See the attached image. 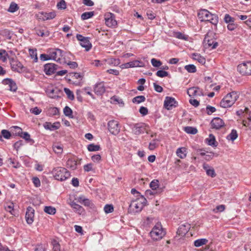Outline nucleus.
I'll return each mask as SVG.
<instances>
[{
  "instance_id": "obj_1",
  "label": "nucleus",
  "mask_w": 251,
  "mask_h": 251,
  "mask_svg": "<svg viewBox=\"0 0 251 251\" xmlns=\"http://www.w3.org/2000/svg\"><path fill=\"white\" fill-rule=\"evenodd\" d=\"M198 16L201 21H208L216 26L218 23V17L216 14H213L206 9L199 11Z\"/></svg>"
},
{
  "instance_id": "obj_2",
  "label": "nucleus",
  "mask_w": 251,
  "mask_h": 251,
  "mask_svg": "<svg viewBox=\"0 0 251 251\" xmlns=\"http://www.w3.org/2000/svg\"><path fill=\"white\" fill-rule=\"evenodd\" d=\"M147 200L143 196L132 201L129 205V210L134 213H138L143 209L147 202Z\"/></svg>"
},
{
  "instance_id": "obj_3",
  "label": "nucleus",
  "mask_w": 251,
  "mask_h": 251,
  "mask_svg": "<svg viewBox=\"0 0 251 251\" xmlns=\"http://www.w3.org/2000/svg\"><path fill=\"white\" fill-rule=\"evenodd\" d=\"M238 98L237 93L233 91L227 94L221 100L220 105L223 108H228L231 106Z\"/></svg>"
},
{
  "instance_id": "obj_4",
  "label": "nucleus",
  "mask_w": 251,
  "mask_h": 251,
  "mask_svg": "<svg viewBox=\"0 0 251 251\" xmlns=\"http://www.w3.org/2000/svg\"><path fill=\"white\" fill-rule=\"evenodd\" d=\"M52 173L54 178L58 180L63 181L69 178L70 173L66 169L62 167H56L53 169Z\"/></svg>"
},
{
  "instance_id": "obj_5",
  "label": "nucleus",
  "mask_w": 251,
  "mask_h": 251,
  "mask_svg": "<svg viewBox=\"0 0 251 251\" xmlns=\"http://www.w3.org/2000/svg\"><path fill=\"white\" fill-rule=\"evenodd\" d=\"M166 234L160 224L157 223L150 232L151 238L154 241L161 239Z\"/></svg>"
},
{
  "instance_id": "obj_6",
  "label": "nucleus",
  "mask_w": 251,
  "mask_h": 251,
  "mask_svg": "<svg viewBox=\"0 0 251 251\" xmlns=\"http://www.w3.org/2000/svg\"><path fill=\"white\" fill-rule=\"evenodd\" d=\"M213 35L212 32H208L205 35L203 42L206 48L214 49L218 46V43L216 39L212 38Z\"/></svg>"
},
{
  "instance_id": "obj_7",
  "label": "nucleus",
  "mask_w": 251,
  "mask_h": 251,
  "mask_svg": "<svg viewBox=\"0 0 251 251\" xmlns=\"http://www.w3.org/2000/svg\"><path fill=\"white\" fill-rule=\"evenodd\" d=\"M9 60L11 69L13 71L17 72L19 73L26 72L27 69L16 58H9Z\"/></svg>"
},
{
  "instance_id": "obj_8",
  "label": "nucleus",
  "mask_w": 251,
  "mask_h": 251,
  "mask_svg": "<svg viewBox=\"0 0 251 251\" xmlns=\"http://www.w3.org/2000/svg\"><path fill=\"white\" fill-rule=\"evenodd\" d=\"M237 70L243 75H251V62L249 61L239 64L237 66Z\"/></svg>"
},
{
  "instance_id": "obj_9",
  "label": "nucleus",
  "mask_w": 251,
  "mask_h": 251,
  "mask_svg": "<svg viewBox=\"0 0 251 251\" xmlns=\"http://www.w3.org/2000/svg\"><path fill=\"white\" fill-rule=\"evenodd\" d=\"M50 58L52 60H55L60 63H62V57L63 56V51L59 49H53L50 50Z\"/></svg>"
},
{
  "instance_id": "obj_10",
  "label": "nucleus",
  "mask_w": 251,
  "mask_h": 251,
  "mask_svg": "<svg viewBox=\"0 0 251 251\" xmlns=\"http://www.w3.org/2000/svg\"><path fill=\"white\" fill-rule=\"evenodd\" d=\"M108 129L109 132L115 135H117L120 131V127L117 121L111 120L108 123Z\"/></svg>"
},
{
  "instance_id": "obj_11",
  "label": "nucleus",
  "mask_w": 251,
  "mask_h": 251,
  "mask_svg": "<svg viewBox=\"0 0 251 251\" xmlns=\"http://www.w3.org/2000/svg\"><path fill=\"white\" fill-rule=\"evenodd\" d=\"M76 37L80 41V45L84 48L86 51H88L91 48L92 45L88 37H85L80 34H77Z\"/></svg>"
},
{
  "instance_id": "obj_12",
  "label": "nucleus",
  "mask_w": 251,
  "mask_h": 251,
  "mask_svg": "<svg viewBox=\"0 0 251 251\" xmlns=\"http://www.w3.org/2000/svg\"><path fill=\"white\" fill-rule=\"evenodd\" d=\"M105 21L106 25L109 27H115L117 24L114 15L111 13L105 15Z\"/></svg>"
},
{
  "instance_id": "obj_13",
  "label": "nucleus",
  "mask_w": 251,
  "mask_h": 251,
  "mask_svg": "<svg viewBox=\"0 0 251 251\" xmlns=\"http://www.w3.org/2000/svg\"><path fill=\"white\" fill-rule=\"evenodd\" d=\"M210 124L212 128L216 129H219L225 126L224 122L219 117L213 118Z\"/></svg>"
},
{
  "instance_id": "obj_14",
  "label": "nucleus",
  "mask_w": 251,
  "mask_h": 251,
  "mask_svg": "<svg viewBox=\"0 0 251 251\" xmlns=\"http://www.w3.org/2000/svg\"><path fill=\"white\" fill-rule=\"evenodd\" d=\"M177 104V103L174 98L166 97L164 100V106L167 109L170 110L173 107H176Z\"/></svg>"
},
{
  "instance_id": "obj_15",
  "label": "nucleus",
  "mask_w": 251,
  "mask_h": 251,
  "mask_svg": "<svg viewBox=\"0 0 251 251\" xmlns=\"http://www.w3.org/2000/svg\"><path fill=\"white\" fill-rule=\"evenodd\" d=\"M57 65L53 63H48L44 65V72L47 75L54 74L57 70Z\"/></svg>"
},
{
  "instance_id": "obj_16",
  "label": "nucleus",
  "mask_w": 251,
  "mask_h": 251,
  "mask_svg": "<svg viewBox=\"0 0 251 251\" xmlns=\"http://www.w3.org/2000/svg\"><path fill=\"white\" fill-rule=\"evenodd\" d=\"M34 210L31 207H28L25 214V219L28 224H31L34 220Z\"/></svg>"
},
{
  "instance_id": "obj_17",
  "label": "nucleus",
  "mask_w": 251,
  "mask_h": 251,
  "mask_svg": "<svg viewBox=\"0 0 251 251\" xmlns=\"http://www.w3.org/2000/svg\"><path fill=\"white\" fill-rule=\"evenodd\" d=\"M132 132L136 134L139 135L142 133L144 132L145 129L144 124L143 123H138L134 124L131 128Z\"/></svg>"
},
{
  "instance_id": "obj_18",
  "label": "nucleus",
  "mask_w": 251,
  "mask_h": 251,
  "mask_svg": "<svg viewBox=\"0 0 251 251\" xmlns=\"http://www.w3.org/2000/svg\"><path fill=\"white\" fill-rule=\"evenodd\" d=\"M94 90L97 95H102L105 91L103 82H100L95 84Z\"/></svg>"
},
{
  "instance_id": "obj_19",
  "label": "nucleus",
  "mask_w": 251,
  "mask_h": 251,
  "mask_svg": "<svg viewBox=\"0 0 251 251\" xmlns=\"http://www.w3.org/2000/svg\"><path fill=\"white\" fill-rule=\"evenodd\" d=\"M70 205L73 209L74 211L79 215H84L85 213V210L84 208L79 204H77L74 201H71L69 203Z\"/></svg>"
},
{
  "instance_id": "obj_20",
  "label": "nucleus",
  "mask_w": 251,
  "mask_h": 251,
  "mask_svg": "<svg viewBox=\"0 0 251 251\" xmlns=\"http://www.w3.org/2000/svg\"><path fill=\"white\" fill-rule=\"evenodd\" d=\"M55 16L56 13L54 11L49 13L41 12L40 14L39 19L43 21H46L53 19L55 17Z\"/></svg>"
},
{
  "instance_id": "obj_21",
  "label": "nucleus",
  "mask_w": 251,
  "mask_h": 251,
  "mask_svg": "<svg viewBox=\"0 0 251 251\" xmlns=\"http://www.w3.org/2000/svg\"><path fill=\"white\" fill-rule=\"evenodd\" d=\"M203 169L205 171L206 174L208 176H210L212 177L216 176V174L215 173L214 169L208 164L206 163H203L202 165Z\"/></svg>"
},
{
  "instance_id": "obj_22",
  "label": "nucleus",
  "mask_w": 251,
  "mask_h": 251,
  "mask_svg": "<svg viewBox=\"0 0 251 251\" xmlns=\"http://www.w3.org/2000/svg\"><path fill=\"white\" fill-rule=\"evenodd\" d=\"M44 127L46 129L54 130L59 128L60 123L59 122H56L52 124L50 122H46L44 124Z\"/></svg>"
},
{
  "instance_id": "obj_23",
  "label": "nucleus",
  "mask_w": 251,
  "mask_h": 251,
  "mask_svg": "<svg viewBox=\"0 0 251 251\" xmlns=\"http://www.w3.org/2000/svg\"><path fill=\"white\" fill-rule=\"evenodd\" d=\"M189 228V225H181L177 229V234L183 236L188 232Z\"/></svg>"
},
{
  "instance_id": "obj_24",
  "label": "nucleus",
  "mask_w": 251,
  "mask_h": 251,
  "mask_svg": "<svg viewBox=\"0 0 251 251\" xmlns=\"http://www.w3.org/2000/svg\"><path fill=\"white\" fill-rule=\"evenodd\" d=\"M3 82L8 85L9 87V90L10 91H15L17 89V86L15 83L10 78H7L3 80Z\"/></svg>"
},
{
  "instance_id": "obj_25",
  "label": "nucleus",
  "mask_w": 251,
  "mask_h": 251,
  "mask_svg": "<svg viewBox=\"0 0 251 251\" xmlns=\"http://www.w3.org/2000/svg\"><path fill=\"white\" fill-rule=\"evenodd\" d=\"M66 166L68 168H70L73 170L76 169V161L72 158L69 159L66 162Z\"/></svg>"
},
{
  "instance_id": "obj_26",
  "label": "nucleus",
  "mask_w": 251,
  "mask_h": 251,
  "mask_svg": "<svg viewBox=\"0 0 251 251\" xmlns=\"http://www.w3.org/2000/svg\"><path fill=\"white\" fill-rule=\"evenodd\" d=\"M176 153L179 158L183 159L186 156V149L184 147L179 148L177 149Z\"/></svg>"
},
{
  "instance_id": "obj_27",
  "label": "nucleus",
  "mask_w": 251,
  "mask_h": 251,
  "mask_svg": "<svg viewBox=\"0 0 251 251\" xmlns=\"http://www.w3.org/2000/svg\"><path fill=\"white\" fill-rule=\"evenodd\" d=\"M238 133L235 129H232L229 134L226 136V139L234 141L238 137Z\"/></svg>"
},
{
  "instance_id": "obj_28",
  "label": "nucleus",
  "mask_w": 251,
  "mask_h": 251,
  "mask_svg": "<svg viewBox=\"0 0 251 251\" xmlns=\"http://www.w3.org/2000/svg\"><path fill=\"white\" fill-rule=\"evenodd\" d=\"M206 141L209 145L213 147H217V143L216 141L215 138L213 135L211 134H210L209 138L206 139Z\"/></svg>"
},
{
  "instance_id": "obj_29",
  "label": "nucleus",
  "mask_w": 251,
  "mask_h": 251,
  "mask_svg": "<svg viewBox=\"0 0 251 251\" xmlns=\"http://www.w3.org/2000/svg\"><path fill=\"white\" fill-rule=\"evenodd\" d=\"M192 58L193 59L197 60L201 63L203 64L205 62V58L201 56L200 54L196 53H193Z\"/></svg>"
},
{
  "instance_id": "obj_30",
  "label": "nucleus",
  "mask_w": 251,
  "mask_h": 251,
  "mask_svg": "<svg viewBox=\"0 0 251 251\" xmlns=\"http://www.w3.org/2000/svg\"><path fill=\"white\" fill-rule=\"evenodd\" d=\"M20 136L31 144H33L34 143V140L30 138V135L27 132H23Z\"/></svg>"
},
{
  "instance_id": "obj_31",
  "label": "nucleus",
  "mask_w": 251,
  "mask_h": 251,
  "mask_svg": "<svg viewBox=\"0 0 251 251\" xmlns=\"http://www.w3.org/2000/svg\"><path fill=\"white\" fill-rule=\"evenodd\" d=\"M11 131L12 132L13 134L15 135L21 136L23 133L22 129L17 126H14L11 127Z\"/></svg>"
},
{
  "instance_id": "obj_32",
  "label": "nucleus",
  "mask_w": 251,
  "mask_h": 251,
  "mask_svg": "<svg viewBox=\"0 0 251 251\" xmlns=\"http://www.w3.org/2000/svg\"><path fill=\"white\" fill-rule=\"evenodd\" d=\"M184 130L188 134H196L198 132L196 128L192 126H186L184 128Z\"/></svg>"
},
{
  "instance_id": "obj_33",
  "label": "nucleus",
  "mask_w": 251,
  "mask_h": 251,
  "mask_svg": "<svg viewBox=\"0 0 251 251\" xmlns=\"http://www.w3.org/2000/svg\"><path fill=\"white\" fill-rule=\"evenodd\" d=\"M94 15V11L85 12L82 14L81 16V19L85 20L92 17Z\"/></svg>"
},
{
  "instance_id": "obj_34",
  "label": "nucleus",
  "mask_w": 251,
  "mask_h": 251,
  "mask_svg": "<svg viewBox=\"0 0 251 251\" xmlns=\"http://www.w3.org/2000/svg\"><path fill=\"white\" fill-rule=\"evenodd\" d=\"M14 204L12 202L7 203L5 206V209L6 211L9 212L11 214L14 215V210L13 209Z\"/></svg>"
},
{
  "instance_id": "obj_35",
  "label": "nucleus",
  "mask_w": 251,
  "mask_h": 251,
  "mask_svg": "<svg viewBox=\"0 0 251 251\" xmlns=\"http://www.w3.org/2000/svg\"><path fill=\"white\" fill-rule=\"evenodd\" d=\"M87 149L89 151H100V145L91 144L88 146Z\"/></svg>"
},
{
  "instance_id": "obj_36",
  "label": "nucleus",
  "mask_w": 251,
  "mask_h": 251,
  "mask_svg": "<svg viewBox=\"0 0 251 251\" xmlns=\"http://www.w3.org/2000/svg\"><path fill=\"white\" fill-rule=\"evenodd\" d=\"M7 58L9 59L7 52L4 50H0V60L5 62Z\"/></svg>"
},
{
  "instance_id": "obj_37",
  "label": "nucleus",
  "mask_w": 251,
  "mask_h": 251,
  "mask_svg": "<svg viewBox=\"0 0 251 251\" xmlns=\"http://www.w3.org/2000/svg\"><path fill=\"white\" fill-rule=\"evenodd\" d=\"M243 124L244 126L251 128V111H249L247 119L243 121Z\"/></svg>"
},
{
  "instance_id": "obj_38",
  "label": "nucleus",
  "mask_w": 251,
  "mask_h": 251,
  "mask_svg": "<svg viewBox=\"0 0 251 251\" xmlns=\"http://www.w3.org/2000/svg\"><path fill=\"white\" fill-rule=\"evenodd\" d=\"M1 34L6 37L8 39H11L13 35L12 32L8 29H5L1 31Z\"/></svg>"
},
{
  "instance_id": "obj_39",
  "label": "nucleus",
  "mask_w": 251,
  "mask_h": 251,
  "mask_svg": "<svg viewBox=\"0 0 251 251\" xmlns=\"http://www.w3.org/2000/svg\"><path fill=\"white\" fill-rule=\"evenodd\" d=\"M174 37L183 40H187L188 36L180 32H176L174 33Z\"/></svg>"
},
{
  "instance_id": "obj_40",
  "label": "nucleus",
  "mask_w": 251,
  "mask_h": 251,
  "mask_svg": "<svg viewBox=\"0 0 251 251\" xmlns=\"http://www.w3.org/2000/svg\"><path fill=\"white\" fill-rule=\"evenodd\" d=\"M207 241L208 240L206 239H198L194 242V245L197 247H199L206 244Z\"/></svg>"
},
{
  "instance_id": "obj_41",
  "label": "nucleus",
  "mask_w": 251,
  "mask_h": 251,
  "mask_svg": "<svg viewBox=\"0 0 251 251\" xmlns=\"http://www.w3.org/2000/svg\"><path fill=\"white\" fill-rule=\"evenodd\" d=\"M44 211L49 214L54 215L56 213V209L52 206H45Z\"/></svg>"
},
{
  "instance_id": "obj_42",
  "label": "nucleus",
  "mask_w": 251,
  "mask_h": 251,
  "mask_svg": "<svg viewBox=\"0 0 251 251\" xmlns=\"http://www.w3.org/2000/svg\"><path fill=\"white\" fill-rule=\"evenodd\" d=\"M53 251H65L64 250H61L60 245L59 243L55 240L52 241Z\"/></svg>"
},
{
  "instance_id": "obj_43",
  "label": "nucleus",
  "mask_w": 251,
  "mask_h": 251,
  "mask_svg": "<svg viewBox=\"0 0 251 251\" xmlns=\"http://www.w3.org/2000/svg\"><path fill=\"white\" fill-rule=\"evenodd\" d=\"M146 98L144 96H138L132 99L133 103H140L145 101Z\"/></svg>"
},
{
  "instance_id": "obj_44",
  "label": "nucleus",
  "mask_w": 251,
  "mask_h": 251,
  "mask_svg": "<svg viewBox=\"0 0 251 251\" xmlns=\"http://www.w3.org/2000/svg\"><path fill=\"white\" fill-rule=\"evenodd\" d=\"M36 34L38 36H41V37L49 36L50 35V32L48 30H46V31H45L43 29H37L36 30Z\"/></svg>"
},
{
  "instance_id": "obj_45",
  "label": "nucleus",
  "mask_w": 251,
  "mask_h": 251,
  "mask_svg": "<svg viewBox=\"0 0 251 251\" xmlns=\"http://www.w3.org/2000/svg\"><path fill=\"white\" fill-rule=\"evenodd\" d=\"M198 87H191L188 89L187 94L190 97H192L196 95L198 92Z\"/></svg>"
},
{
  "instance_id": "obj_46",
  "label": "nucleus",
  "mask_w": 251,
  "mask_h": 251,
  "mask_svg": "<svg viewBox=\"0 0 251 251\" xmlns=\"http://www.w3.org/2000/svg\"><path fill=\"white\" fill-rule=\"evenodd\" d=\"M29 52L31 57L33 59L35 62L38 60L37 54L36 50L29 49Z\"/></svg>"
},
{
  "instance_id": "obj_47",
  "label": "nucleus",
  "mask_w": 251,
  "mask_h": 251,
  "mask_svg": "<svg viewBox=\"0 0 251 251\" xmlns=\"http://www.w3.org/2000/svg\"><path fill=\"white\" fill-rule=\"evenodd\" d=\"M150 187L151 188L152 190L154 191L156 190L157 188L159 187V181L157 179L153 180L150 184Z\"/></svg>"
},
{
  "instance_id": "obj_48",
  "label": "nucleus",
  "mask_w": 251,
  "mask_h": 251,
  "mask_svg": "<svg viewBox=\"0 0 251 251\" xmlns=\"http://www.w3.org/2000/svg\"><path fill=\"white\" fill-rule=\"evenodd\" d=\"M63 112L64 114L69 117H73L72 113L73 111L68 106H66L64 109H63Z\"/></svg>"
},
{
  "instance_id": "obj_49",
  "label": "nucleus",
  "mask_w": 251,
  "mask_h": 251,
  "mask_svg": "<svg viewBox=\"0 0 251 251\" xmlns=\"http://www.w3.org/2000/svg\"><path fill=\"white\" fill-rule=\"evenodd\" d=\"M64 91L66 94L67 95V97L71 100H73L75 98L74 94L69 88H65Z\"/></svg>"
},
{
  "instance_id": "obj_50",
  "label": "nucleus",
  "mask_w": 251,
  "mask_h": 251,
  "mask_svg": "<svg viewBox=\"0 0 251 251\" xmlns=\"http://www.w3.org/2000/svg\"><path fill=\"white\" fill-rule=\"evenodd\" d=\"M184 68L189 73H195L197 71L196 66L193 64L186 65Z\"/></svg>"
},
{
  "instance_id": "obj_51",
  "label": "nucleus",
  "mask_w": 251,
  "mask_h": 251,
  "mask_svg": "<svg viewBox=\"0 0 251 251\" xmlns=\"http://www.w3.org/2000/svg\"><path fill=\"white\" fill-rule=\"evenodd\" d=\"M106 61H107L106 60H103L102 61H100L99 60H95L93 62V64L96 67H101V66H103L104 65H106Z\"/></svg>"
},
{
  "instance_id": "obj_52",
  "label": "nucleus",
  "mask_w": 251,
  "mask_h": 251,
  "mask_svg": "<svg viewBox=\"0 0 251 251\" xmlns=\"http://www.w3.org/2000/svg\"><path fill=\"white\" fill-rule=\"evenodd\" d=\"M52 148L53 151L57 154L61 153L63 151L62 147L61 145H54Z\"/></svg>"
},
{
  "instance_id": "obj_53",
  "label": "nucleus",
  "mask_w": 251,
  "mask_h": 251,
  "mask_svg": "<svg viewBox=\"0 0 251 251\" xmlns=\"http://www.w3.org/2000/svg\"><path fill=\"white\" fill-rule=\"evenodd\" d=\"M82 204L86 206H89L90 208H93L94 207V205L93 203V202L90 200L86 198L85 199L83 200Z\"/></svg>"
},
{
  "instance_id": "obj_54",
  "label": "nucleus",
  "mask_w": 251,
  "mask_h": 251,
  "mask_svg": "<svg viewBox=\"0 0 251 251\" xmlns=\"http://www.w3.org/2000/svg\"><path fill=\"white\" fill-rule=\"evenodd\" d=\"M18 9V5L14 2H12L9 7L8 11L10 12H14Z\"/></svg>"
},
{
  "instance_id": "obj_55",
  "label": "nucleus",
  "mask_w": 251,
  "mask_h": 251,
  "mask_svg": "<svg viewBox=\"0 0 251 251\" xmlns=\"http://www.w3.org/2000/svg\"><path fill=\"white\" fill-rule=\"evenodd\" d=\"M114 208L112 204H106L104 207V211L106 213H110L113 211Z\"/></svg>"
},
{
  "instance_id": "obj_56",
  "label": "nucleus",
  "mask_w": 251,
  "mask_h": 251,
  "mask_svg": "<svg viewBox=\"0 0 251 251\" xmlns=\"http://www.w3.org/2000/svg\"><path fill=\"white\" fill-rule=\"evenodd\" d=\"M156 75L157 76H159L160 77H163L167 76L169 75V74L167 72L161 70L158 71L156 73Z\"/></svg>"
},
{
  "instance_id": "obj_57",
  "label": "nucleus",
  "mask_w": 251,
  "mask_h": 251,
  "mask_svg": "<svg viewBox=\"0 0 251 251\" xmlns=\"http://www.w3.org/2000/svg\"><path fill=\"white\" fill-rule=\"evenodd\" d=\"M225 22L229 24L234 22V19L228 14H226L224 18Z\"/></svg>"
},
{
  "instance_id": "obj_58",
  "label": "nucleus",
  "mask_w": 251,
  "mask_h": 251,
  "mask_svg": "<svg viewBox=\"0 0 251 251\" xmlns=\"http://www.w3.org/2000/svg\"><path fill=\"white\" fill-rule=\"evenodd\" d=\"M151 63L152 65L155 67H159L162 65V62L155 58H152L151 59Z\"/></svg>"
},
{
  "instance_id": "obj_59",
  "label": "nucleus",
  "mask_w": 251,
  "mask_h": 251,
  "mask_svg": "<svg viewBox=\"0 0 251 251\" xmlns=\"http://www.w3.org/2000/svg\"><path fill=\"white\" fill-rule=\"evenodd\" d=\"M1 133L2 135V136L7 139H8L10 138V137L11 136V133L7 130L6 129H3L1 131Z\"/></svg>"
},
{
  "instance_id": "obj_60",
  "label": "nucleus",
  "mask_w": 251,
  "mask_h": 251,
  "mask_svg": "<svg viewBox=\"0 0 251 251\" xmlns=\"http://www.w3.org/2000/svg\"><path fill=\"white\" fill-rule=\"evenodd\" d=\"M225 209V205L221 204L216 206V207L213 209V211L214 213H218L219 212H223Z\"/></svg>"
},
{
  "instance_id": "obj_61",
  "label": "nucleus",
  "mask_w": 251,
  "mask_h": 251,
  "mask_svg": "<svg viewBox=\"0 0 251 251\" xmlns=\"http://www.w3.org/2000/svg\"><path fill=\"white\" fill-rule=\"evenodd\" d=\"M46 246L43 244H38L36 246L34 251H45Z\"/></svg>"
},
{
  "instance_id": "obj_62",
  "label": "nucleus",
  "mask_w": 251,
  "mask_h": 251,
  "mask_svg": "<svg viewBox=\"0 0 251 251\" xmlns=\"http://www.w3.org/2000/svg\"><path fill=\"white\" fill-rule=\"evenodd\" d=\"M158 146V144L156 143V140H153L151 142L149 145V149L150 150H153Z\"/></svg>"
},
{
  "instance_id": "obj_63",
  "label": "nucleus",
  "mask_w": 251,
  "mask_h": 251,
  "mask_svg": "<svg viewBox=\"0 0 251 251\" xmlns=\"http://www.w3.org/2000/svg\"><path fill=\"white\" fill-rule=\"evenodd\" d=\"M58 9H65L66 8V2L64 0H61L57 4Z\"/></svg>"
},
{
  "instance_id": "obj_64",
  "label": "nucleus",
  "mask_w": 251,
  "mask_h": 251,
  "mask_svg": "<svg viewBox=\"0 0 251 251\" xmlns=\"http://www.w3.org/2000/svg\"><path fill=\"white\" fill-rule=\"evenodd\" d=\"M70 76H71L73 79H82L83 76L79 73H72L70 74Z\"/></svg>"
}]
</instances>
